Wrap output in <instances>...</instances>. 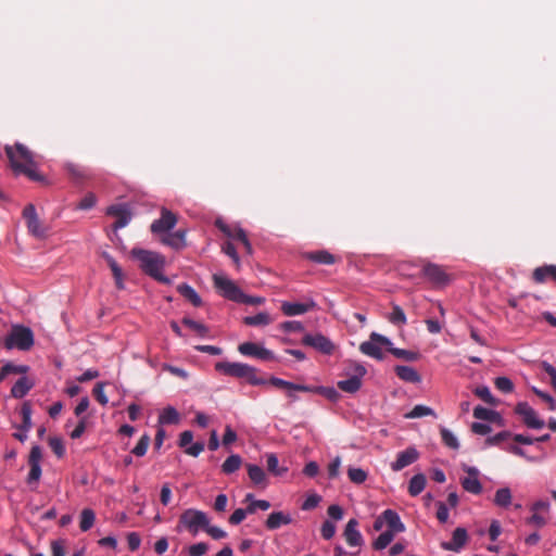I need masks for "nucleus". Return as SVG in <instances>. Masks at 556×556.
Returning <instances> with one entry per match:
<instances>
[{
	"label": "nucleus",
	"instance_id": "1",
	"mask_svg": "<svg viewBox=\"0 0 556 556\" xmlns=\"http://www.w3.org/2000/svg\"><path fill=\"white\" fill-rule=\"evenodd\" d=\"M5 154L15 174H23L34 181H43L45 177L35 168L33 153L22 143L4 147Z\"/></svg>",
	"mask_w": 556,
	"mask_h": 556
},
{
	"label": "nucleus",
	"instance_id": "2",
	"mask_svg": "<svg viewBox=\"0 0 556 556\" xmlns=\"http://www.w3.org/2000/svg\"><path fill=\"white\" fill-rule=\"evenodd\" d=\"M130 254L140 263L139 266L144 274L161 283H170V279L162 274L165 265V257L162 254L139 248H134Z\"/></svg>",
	"mask_w": 556,
	"mask_h": 556
},
{
	"label": "nucleus",
	"instance_id": "3",
	"mask_svg": "<svg viewBox=\"0 0 556 556\" xmlns=\"http://www.w3.org/2000/svg\"><path fill=\"white\" fill-rule=\"evenodd\" d=\"M3 345L7 350L28 351L34 345V333L28 327L15 325L5 337Z\"/></svg>",
	"mask_w": 556,
	"mask_h": 556
},
{
	"label": "nucleus",
	"instance_id": "4",
	"mask_svg": "<svg viewBox=\"0 0 556 556\" xmlns=\"http://www.w3.org/2000/svg\"><path fill=\"white\" fill-rule=\"evenodd\" d=\"M348 378L344 380H340L337 383V387L346 393H355L362 387V380L366 375V368L356 362H350L345 367Z\"/></svg>",
	"mask_w": 556,
	"mask_h": 556
},
{
	"label": "nucleus",
	"instance_id": "5",
	"mask_svg": "<svg viewBox=\"0 0 556 556\" xmlns=\"http://www.w3.org/2000/svg\"><path fill=\"white\" fill-rule=\"evenodd\" d=\"M210 523V520L204 511L189 508L186 509L179 517L177 530L185 527L193 535L198 534L199 529H204Z\"/></svg>",
	"mask_w": 556,
	"mask_h": 556
},
{
	"label": "nucleus",
	"instance_id": "6",
	"mask_svg": "<svg viewBox=\"0 0 556 556\" xmlns=\"http://www.w3.org/2000/svg\"><path fill=\"white\" fill-rule=\"evenodd\" d=\"M390 345L391 341L389 338L377 332H371L369 336V340L362 342L359 344V351L364 355H367L378 361H382L384 357L382 346H384L387 351H389Z\"/></svg>",
	"mask_w": 556,
	"mask_h": 556
},
{
	"label": "nucleus",
	"instance_id": "7",
	"mask_svg": "<svg viewBox=\"0 0 556 556\" xmlns=\"http://www.w3.org/2000/svg\"><path fill=\"white\" fill-rule=\"evenodd\" d=\"M421 274L435 288L446 287L453 279L446 267L431 262L422 265Z\"/></svg>",
	"mask_w": 556,
	"mask_h": 556
},
{
	"label": "nucleus",
	"instance_id": "8",
	"mask_svg": "<svg viewBox=\"0 0 556 556\" xmlns=\"http://www.w3.org/2000/svg\"><path fill=\"white\" fill-rule=\"evenodd\" d=\"M214 287L217 289L220 295L224 298L233 301L239 302L240 298L242 296L241 289L229 278L215 274L213 276Z\"/></svg>",
	"mask_w": 556,
	"mask_h": 556
},
{
	"label": "nucleus",
	"instance_id": "9",
	"mask_svg": "<svg viewBox=\"0 0 556 556\" xmlns=\"http://www.w3.org/2000/svg\"><path fill=\"white\" fill-rule=\"evenodd\" d=\"M23 217L26 220L28 232L36 238H43L47 235V228L38 218L36 208L33 204H28L23 210Z\"/></svg>",
	"mask_w": 556,
	"mask_h": 556
},
{
	"label": "nucleus",
	"instance_id": "10",
	"mask_svg": "<svg viewBox=\"0 0 556 556\" xmlns=\"http://www.w3.org/2000/svg\"><path fill=\"white\" fill-rule=\"evenodd\" d=\"M515 413L521 416L523 424L531 429H542L544 420L538 417L536 412L527 403L520 402L515 407Z\"/></svg>",
	"mask_w": 556,
	"mask_h": 556
},
{
	"label": "nucleus",
	"instance_id": "11",
	"mask_svg": "<svg viewBox=\"0 0 556 556\" xmlns=\"http://www.w3.org/2000/svg\"><path fill=\"white\" fill-rule=\"evenodd\" d=\"M177 224V216L166 207L161 208V217L155 219L151 226L150 230L154 235L167 233L172 230Z\"/></svg>",
	"mask_w": 556,
	"mask_h": 556
},
{
	"label": "nucleus",
	"instance_id": "12",
	"mask_svg": "<svg viewBox=\"0 0 556 556\" xmlns=\"http://www.w3.org/2000/svg\"><path fill=\"white\" fill-rule=\"evenodd\" d=\"M302 343L326 355H330L334 350V344L321 333H307L303 337Z\"/></svg>",
	"mask_w": 556,
	"mask_h": 556
},
{
	"label": "nucleus",
	"instance_id": "13",
	"mask_svg": "<svg viewBox=\"0 0 556 556\" xmlns=\"http://www.w3.org/2000/svg\"><path fill=\"white\" fill-rule=\"evenodd\" d=\"M215 226L228 238L235 239L240 241L247 253H252V247L251 243L247 237L245 231L240 227L231 228L229 225L224 223L222 219H216Z\"/></svg>",
	"mask_w": 556,
	"mask_h": 556
},
{
	"label": "nucleus",
	"instance_id": "14",
	"mask_svg": "<svg viewBox=\"0 0 556 556\" xmlns=\"http://www.w3.org/2000/svg\"><path fill=\"white\" fill-rule=\"evenodd\" d=\"M238 351L244 356H252L262 361H275V354L256 343L244 342L238 346Z\"/></svg>",
	"mask_w": 556,
	"mask_h": 556
},
{
	"label": "nucleus",
	"instance_id": "15",
	"mask_svg": "<svg viewBox=\"0 0 556 556\" xmlns=\"http://www.w3.org/2000/svg\"><path fill=\"white\" fill-rule=\"evenodd\" d=\"M215 370L235 378H243L249 370V365L243 363L218 362L215 364Z\"/></svg>",
	"mask_w": 556,
	"mask_h": 556
},
{
	"label": "nucleus",
	"instance_id": "16",
	"mask_svg": "<svg viewBox=\"0 0 556 556\" xmlns=\"http://www.w3.org/2000/svg\"><path fill=\"white\" fill-rule=\"evenodd\" d=\"M106 214L116 218L113 224L114 229L124 228L131 219V212L126 204L111 205L108 207Z\"/></svg>",
	"mask_w": 556,
	"mask_h": 556
},
{
	"label": "nucleus",
	"instance_id": "17",
	"mask_svg": "<svg viewBox=\"0 0 556 556\" xmlns=\"http://www.w3.org/2000/svg\"><path fill=\"white\" fill-rule=\"evenodd\" d=\"M465 472H467V477L462 479V486L465 491L471 494H480L482 492V484L478 479L479 470L476 467H464Z\"/></svg>",
	"mask_w": 556,
	"mask_h": 556
},
{
	"label": "nucleus",
	"instance_id": "18",
	"mask_svg": "<svg viewBox=\"0 0 556 556\" xmlns=\"http://www.w3.org/2000/svg\"><path fill=\"white\" fill-rule=\"evenodd\" d=\"M418 458L419 452L415 447H407L397 454L395 462L391 464V469L400 471L415 463Z\"/></svg>",
	"mask_w": 556,
	"mask_h": 556
},
{
	"label": "nucleus",
	"instance_id": "19",
	"mask_svg": "<svg viewBox=\"0 0 556 556\" xmlns=\"http://www.w3.org/2000/svg\"><path fill=\"white\" fill-rule=\"evenodd\" d=\"M468 539L465 528H456L450 542H442L441 547L444 551L459 552L466 544Z\"/></svg>",
	"mask_w": 556,
	"mask_h": 556
},
{
	"label": "nucleus",
	"instance_id": "20",
	"mask_svg": "<svg viewBox=\"0 0 556 556\" xmlns=\"http://www.w3.org/2000/svg\"><path fill=\"white\" fill-rule=\"evenodd\" d=\"M64 168L70 176V178L75 184H81L87 179H90L91 175L87 168L80 166L79 164L68 162L64 165Z\"/></svg>",
	"mask_w": 556,
	"mask_h": 556
},
{
	"label": "nucleus",
	"instance_id": "21",
	"mask_svg": "<svg viewBox=\"0 0 556 556\" xmlns=\"http://www.w3.org/2000/svg\"><path fill=\"white\" fill-rule=\"evenodd\" d=\"M358 522L356 519H350L344 529V538L350 546H359L363 543V536L357 530Z\"/></svg>",
	"mask_w": 556,
	"mask_h": 556
},
{
	"label": "nucleus",
	"instance_id": "22",
	"mask_svg": "<svg viewBox=\"0 0 556 556\" xmlns=\"http://www.w3.org/2000/svg\"><path fill=\"white\" fill-rule=\"evenodd\" d=\"M303 257L307 261L324 265L334 264L339 260L336 255L331 254L327 250L305 252Z\"/></svg>",
	"mask_w": 556,
	"mask_h": 556
},
{
	"label": "nucleus",
	"instance_id": "23",
	"mask_svg": "<svg viewBox=\"0 0 556 556\" xmlns=\"http://www.w3.org/2000/svg\"><path fill=\"white\" fill-rule=\"evenodd\" d=\"M267 382L276 388L285 389L287 391H300V392H306V391H318V389L313 388V386H306V384H298L293 383L287 380H283L281 378L271 377Z\"/></svg>",
	"mask_w": 556,
	"mask_h": 556
},
{
	"label": "nucleus",
	"instance_id": "24",
	"mask_svg": "<svg viewBox=\"0 0 556 556\" xmlns=\"http://www.w3.org/2000/svg\"><path fill=\"white\" fill-rule=\"evenodd\" d=\"M292 522V517L288 513L273 511L268 515L265 526L268 530H277L281 526H286Z\"/></svg>",
	"mask_w": 556,
	"mask_h": 556
},
{
	"label": "nucleus",
	"instance_id": "25",
	"mask_svg": "<svg viewBox=\"0 0 556 556\" xmlns=\"http://www.w3.org/2000/svg\"><path fill=\"white\" fill-rule=\"evenodd\" d=\"M35 386L33 379L27 376H22L11 388V395L14 399L24 397Z\"/></svg>",
	"mask_w": 556,
	"mask_h": 556
},
{
	"label": "nucleus",
	"instance_id": "26",
	"mask_svg": "<svg viewBox=\"0 0 556 556\" xmlns=\"http://www.w3.org/2000/svg\"><path fill=\"white\" fill-rule=\"evenodd\" d=\"M382 518L384 520V523L388 526L389 531H393L394 533H400V532L405 531V526L401 521V518L395 510L386 509L382 513Z\"/></svg>",
	"mask_w": 556,
	"mask_h": 556
},
{
	"label": "nucleus",
	"instance_id": "27",
	"mask_svg": "<svg viewBox=\"0 0 556 556\" xmlns=\"http://www.w3.org/2000/svg\"><path fill=\"white\" fill-rule=\"evenodd\" d=\"M315 306L314 302L311 303H291L283 302L281 304V311L286 316L302 315L311 311Z\"/></svg>",
	"mask_w": 556,
	"mask_h": 556
},
{
	"label": "nucleus",
	"instance_id": "28",
	"mask_svg": "<svg viewBox=\"0 0 556 556\" xmlns=\"http://www.w3.org/2000/svg\"><path fill=\"white\" fill-rule=\"evenodd\" d=\"M532 278L536 283H544L547 279L556 282V265H544L533 270Z\"/></svg>",
	"mask_w": 556,
	"mask_h": 556
},
{
	"label": "nucleus",
	"instance_id": "29",
	"mask_svg": "<svg viewBox=\"0 0 556 556\" xmlns=\"http://www.w3.org/2000/svg\"><path fill=\"white\" fill-rule=\"evenodd\" d=\"M394 371L401 380L406 382L418 383L421 380L418 371L410 366L397 365Z\"/></svg>",
	"mask_w": 556,
	"mask_h": 556
},
{
	"label": "nucleus",
	"instance_id": "30",
	"mask_svg": "<svg viewBox=\"0 0 556 556\" xmlns=\"http://www.w3.org/2000/svg\"><path fill=\"white\" fill-rule=\"evenodd\" d=\"M186 232L184 230H177L173 233H166L161 242L166 244L175 250H180L186 245L185 242Z\"/></svg>",
	"mask_w": 556,
	"mask_h": 556
},
{
	"label": "nucleus",
	"instance_id": "31",
	"mask_svg": "<svg viewBox=\"0 0 556 556\" xmlns=\"http://www.w3.org/2000/svg\"><path fill=\"white\" fill-rule=\"evenodd\" d=\"M28 370L29 367L27 365H15L8 362L0 369V382H2L9 375H25Z\"/></svg>",
	"mask_w": 556,
	"mask_h": 556
},
{
	"label": "nucleus",
	"instance_id": "32",
	"mask_svg": "<svg viewBox=\"0 0 556 556\" xmlns=\"http://www.w3.org/2000/svg\"><path fill=\"white\" fill-rule=\"evenodd\" d=\"M177 291L187 299L193 306L199 307L202 305V300L200 295L195 292V290L187 285L181 283L177 287Z\"/></svg>",
	"mask_w": 556,
	"mask_h": 556
},
{
	"label": "nucleus",
	"instance_id": "33",
	"mask_svg": "<svg viewBox=\"0 0 556 556\" xmlns=\"http://www.w3.org/2000/svg\"><path fill=\"white\" fill-rule=\"evenodd\" d=\"M180 420V415L173 406L165 407L159 415L160 425H176Z\"/></svg>",
	"mask_w": 556,
	"mask_h": 556
},
{
	"label": "nucleus",
	"instance_id": "34",
	"mask_svg": "<svg viewBox=\"0 0 556 556\" xmlns=\"http://www.w3.org/2000/svg\"><path fill=\"white\" fill-rule=\"evenodd\" d=\"M513 494L509 488H501L495 492L493 503L495 506L501 508H507L510 506Z\"/></svg>",
	"mask_w": 556,
	"mask_h": 556
},
{
	"label": "nucleus",
	"instance_id": "35",
	"mask_svg": "<svg viewBox=\"0 0 556 556\" xmlns=\"http://www.w3.org/2000/svg\"><path fill=\"white\" fill-rule=\"evenodd\" d=\"M104 258L109 265V267L112 270L113 277L115 279V286L117 289L123 290L124 289V282H123V270L121 266L117 264V262L109 254H104Z\"/></svg>",
	"mask_w": 556,
	"mask_h": 556
},
{
	"label": "nucleus",
	"instance_id": "36",
	"mask_svg": "<svg viewBox=\"0 0 556 556\" xmlns=\"http://www.w3.org/2000/svg\"><path fill=\"white\" fill-rule=\"evenodd\" d=\"M427 480L426 476L424 473H417L412 477L408 484V493L410 496H417L419 495L425 486H426Z\"/></svg>",
	"mask_w": 556,
	"mask_h": 556
},
{
	"label": "nucleus",
	"instance_id": "37",
	"mask_svg": "<svg viewBox=\"0 0 556 556\" xmlns=\"http://www.w3.org/2000/svg\"><path fill=\"white\" fill-rule=\"evenodd\" d=\"M271 321H273V318L266 312H260L258 314H256L254 316H247L243 318L244 325L253 326V327L267 326V325L271 324Z\"/></svg>",
	"mask_w": 556,
	"mask_h": 556
},
{
	"label": "nucleus",
	"instance_id": "38",
	"mask_svg": "<svg viewBox=\"0 0 556 556\" xmlns=\"http://www.w3.org/2000/svg\"><path fill=\"white\" fill-rule=\"evenodd\" d=\"M396 358L406 361V362H415L420 358V354L416 351H409L399 348H393L392 344L389 346V351Z\"/></svg>",
	"mask_w": 556,
	"mask_h": 556
},
{
	"label": "nucleus",
	"instance_id": "39",
	"mask_svg": "<svg viewBox=\"0 0 556 556\" xmlns=\"http://www.w3.org/2000/svg\"><path fill=\"white\" fill-rule=\"evenodd\" d=\"M242 465V458L238 454H232L226 458L222 465V471L226 475L236 472Z\"/></svg>",
	"mask_w": 556,
	"mask_h": 556
},
{
	"label": "nucleus",
	"instance_id": "40",
	"mask_svg": "<svg viewBox=\"0 0 556 556\" xmlns=\"http://www.w3.org/2000/svg\"><path fill=\"white\" fill-rule=\"evenodd\" d=\"M248 475L251 481L256 484L261 485L264 484L266 481V475L263 468H261L257 465L249 464L247 465Z\"/></svg>",
	"mask_w": 556,
	"mask_h": 556
},
{
	"label": "nucleus",
	"instance_id": "41",
	"mask_svg": "<svg viewBox=\"0 0 556 556\" xmlns=\"http://www.w3.org/2000/svg\"><path fill=\"white\" fill-rule=\"evenodd\" d=\"M31 405L29 402H24L21 407L22 424L18 429L22 431H28L31 428Z\"/></svg>",
	"mask_w": 556,
	"mask_h": 556
},
{
	"label": "nucleus",
	"instance_id": "42",
	"mask_svg": "<svg viewBox=\"0 0 556 556\" xmlns=\"http://www.w3.org/2000/svg\"><path fill=\"white\" fill-rule=\"evenodd\" d=\"M96 520L94 511L90 508H85L80 513V522L79 528L81 531L86 532L92 528Z\"/></svg>",
	"mask_w": 556,
	"mask_h": 556
},
{
	"label": "nucleus",
	"instance_id": "43",
	"mask_svg": "<svg viewBox=\"0 0 556 556\" xmlns=\"http://www.w3.org/2000/svg\"><path fill=\"white\" fill-rule=\"evenodd\" d=\"M425 416L435 417V413L431 407L421 404L414 406L409 413L405 414V418L408 419L421 418Z\"/></svg>",
	"mask_w": 556,
	"mask_h": 556
},
{
	"label": "nucleus",
	"instance_id": "44",
	"mask_svg": "<svg viewBox=\"0 0 556 556\" xmlns=\"http://www.w3.org/2000/svg\"><path fill=\"white\" fill-rule=\"evenodd\" d=\"M389 321L396 326H403L407 323L403 308L396 304L392 305V312L388 317Z\"/></svg>",
	"mask_w": 556,
	"mask_h": 556
},
{
	"label": "nucleus",
	"instance_id": "45",
	"mask_svg": "<svg viewBox=\"0 0 556 556\" xmlns=\"http://www.w3.org/2000/svg\"><path fill=\"white\" fill-rule=\"evenodd\" d=\"M395 533L393 531L382 532L374 542L372 546L377 551L386 548L394 539Z\"/></svg>",
	"mask_w": 556,
	"mask_h": 556
},
{
	"label": "nucleus",
	"instance_id": "46",
	"mask_svg": "<svg viewBox=\"0 0 556 556\" xmlns=\"http://www.w3.org/2000/svg\"><path fill=\"white\" fill-rule=\"evenodd\" d=\"M182 324L197 332L202 338L206 337L208 333V328L204 324L198 323L189 317H184Z\"/></svg>",
	"mask_w": 556,
	"mask_h": 556
},
{
	"label": "nucleus",
	"instance_id": "47",
	"mask_svg": "<svg viewBox=\"0 0 556 556\" xmlns=\"http://www.w3.org/2000/svg\"><path fill=\"white\" fill-rule=\"evenodd\" d=\"M150 441H151V439H150L149 434L141 435V438L139 439V441L136 444V446L131 450V453L134 455H136L137 457L144 456L147 451H148Z\"/></svg>",
	"mask_w": 556,
	"mask_h": 556
},
{
	"label": "nucleus",
	"instance_id": "48",
	"mask_svg": "<svg viewBox=\"0 0 556 556\" xmlns=\"http://www.w3.org/2000/svg\"><path fill=\"white\" fill-rule=\"evenodd\" d=\"M442 442L452 450H458L459 442L457 438L446 428H442L441 431Z\"/></svg>",
	"mask_w": 556,
	"mask_h": 556
},
{
	"label": "nucleus",
	"instance_id": "49",
	"mask_svg": "<svg viewBox=\"0 0 556 556\" xmlns=\"http://www.w3.org/2000/svg\"><path fill=\"white\" fill-rule=\"evenodd\" d=\"M258 370L255 367L249 365V370L243 377L252 386H263L267 383V380L257 376Z\"/></svg>",
	"mask_w": 556,
	"mask_h": 556
},
{
	"label": "nucleus",
	"instance_id": "50",
	"mask_svg": "<svg viewBox=\"0 0 556 556\" xmlns=\"http://www.w3.org/2000/svg\"><path fill=\"white\" fill-rule=\"evenodd\" d=\"M49 446L52 450V452L59 457H63L65 454V447L63 444V441L61 438L58 437H51L49 438Z\"/></svg>",
	"mask_w": 556,
	"mask_h": 556
},
{
	"label": "nucleus",
	"instance_id": "51",
	"mask_svg": "<svg viewBox=\"0 0 556 556\" xmlns=\"http://www.w3.org/2000/svg\"><path fill=\"white\" fill-rule=\"evenodd\" d=\"M475 394L481 399L482 401H484L485 403L490 404V405H496V400L495 397L492 395L490 389L485 386H482V387H478L476 390H475Z\"/></svg>",
	"mask_w": 556,
	"mask_h": 556
},
{
	"label": "nucleus",
	"instance_id": "52",
	"mask_svg": "<svg viewBox=\"0 0 556 556\" xmlns=\"http://www.w3.org/2000/svg\"><path fill=\"white\" fill-rule=\"evenodd\" d=\"M348 476L349 479L356 484H361L367 479V472L362 468H349Z\"/></svg>",
	"mask_w": 556,
	"mask_h": 556
},
{
	"label": "nucleus",
	"instance_id": "53",
	"mask_svg": "<svg viewBox=\"0 0 556 556\" xmlns=\"http://www.w3.org/2000/svg\"><path fill=\"white\" fill-rule=\"evenodd\" d=\"M496 413L489 408L477 406L473 409V417L481 420H494Z\"/></svg>",
	"mask_w": 556,
	"mask_h": 556
},
{
	"label": "nucleus",
	"instance_id": "54",
	"mask_svg": "<svg viewBox=\"0 0 556 556\" xmlns=\"http://www.w3.org/2000/svg\"><path fill=\"white\" fill-rule=\"evenodd\" d=\"M30 470L28 472L26 482L28 485L37 484L41 477L40 464H29Z\"/></svg>",
	"mask_w": 556,
	"mask_h": 556
},
{
	"label": "nucleus",
	"instance_id": "55",
	"mask_svg": "<svg viewBox=\"0 0 556 556\" xmlns=\"http://www.w3.org/2000/svg\"><path fill=\"white\" fill-rule=\"evenodd\" d=\"M494 384L497 390L504 393H509L514 390V383L507 377H497L494 381Z\"/></svg>",
	"mask_w": 556,
	"mask_h": 556
},
{
	"label": "nucleus",
	"instance_id": "56",
	"mask_svg": "<svg viewBox=\"0 0 556 556\" xmlns=\"http://www.w3.org/2000/svg\"><path fill=\"white\" fill-rule=\"evenodd\" d=\"M278 457L275 454L267 455V469L275 476H281L286 471V469H280L278 467Z\"/></svg>",
	"mask_w": 556,
	"mask_h": 556
},
{
	"label": "nucleus",
	"instance_id": "57",
	"mask_svg": "<svg viewBox=\"0 0 556 556\" xmlns=\"http://www.w3.org/2000/svg\"><path fill=\"white\" fill-rule=\"evenodd\" d=\"M104 386L105 382H98L92 390L93 396L103 406L109 402V399L104 393Z\"/></svg>",
	"mask_w": 556,
	"mask_h": 556
},
{
	"label": "nucleus",
	"instance_id": "58",
	"mask_svg": "<svg viewBox=\"0 0 556 556\" xmlns=\"http://www.w3.org/2000/svg\"><path fill=\"white\" fill-rule=\"evenodd\" d=\"M97 198L93 193H87L80 202L77 204L78 210L87 211L92 208L96 205Z\"/></svg>",
	"mask_w": 556,
	"mask_h": 556
},
{
	"label": "nucleus",
	"instance_id": "59",
	"mask_svg": "<svg viewBox=\"0 0 556 556\" xmlns=\"http://www.w3.org/2000/svg\"><path fill=\"white\" fill-rule=\"evenodd\" d=\"M270 507V503L265 500H254L247 507L249 514H254L257 509L267 510Z\"/></svg>",
	"mask_w": 556,
	"mask_h": 556
},
{
	"label": "nucleus",
	"instance_id": "60",
	"mask_svg": "<svg viewBox=\"0 0 556 556\" xmlns=\"http://www.w3.org/2000/svg\"><path fill=\"white\" fill-rule=\"evenodd\" d=\"M526 523L535 528H543L547 523V519L539 513H533L527 518Z\"/></svg>",
	"mask_w": 556,
	"mask_h": 556
},
{
	"label": "nucleus",
	"instance_id": "61",
	"mask_svg": "<svg viewBox=\"0 0 556 556\" xmlns=\"http://www.w3.org/2000/svg\"><path fill=\"white\" fill-rule=\"evenodd\" d=\"M285 332H300L304 330L302 323L296 320H288L280 325Z\"/></svg>",
	"mask_w": 556,
	"mask_h": 556
},
{
	"label": "nucleus",
	"instance_id": "62",
	"mask_svg": "<svg viewBox=\"0 0 556 556\" xmlns=\"http://www.w3.org/2000/svg\"><path fill=\"white\" fill-rule=\"evenodd\" d=\"M320 532H321V536L325 540L332 539L334 536V533H336V526H334V523L331 522L330 520L324 521V523L321 526V529H320Z\"/></svg>",
	"mask_w": 556,
	"mask_h": 556
},
{
	"label": "nucleus",
	"instance_id": "63",
	"mask_svg": "<svg viewBox=\"0 0 556 556\" xmlns=\"http://www.w3.org/2000/svg\"><path fill=\"white\" fill-rule=\"evenodd\" d=\"M208 549V546L204 542H200L189 546L188 554L189 556H203Z\"/></svg>",
	"mask_w": 556,
	"mask_h": 556
},
{
	"label": "nucleus",
	"instance_id": "64",
	"mask_svg": "<svg viewBox=\"0 0 556 556\" xmlns=\"http://www.w3.org/2000/svg\"><path fill=\"white\" fill-rule=\"evenodd\" d=\"M222 250L225 254H227L229 257L232 258V261L239 265V255L236 251V248L235 245L230 242V241H227L225 242L223 245H222Z\"/></svg>",
	"mask_w": 556,
	"mask_h": 556
}]
</instances>
